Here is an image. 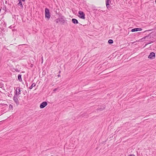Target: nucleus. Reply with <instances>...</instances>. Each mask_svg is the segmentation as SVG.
Masks as SVG:
<instances>
[{"mask_svg":"<svg viewBox=\"0 0 156 156\" xmlns=\"http://www.w3.org/2000/svg\"><path fill=\"white\" fill-rule=\"evenodd\" d=\"M58 15V18L55 20V22L56 23H59L62 25L64 24L65 21H66V18L61 13H59Z\"/></svg>","mask_w":156,"mask_h":156,"instance_id":"obj_1","label":"nucleus"},{"mask_svg":"<svg viewBox=\"0 0 156 156\" xmlns=\"http://www.w3.org/2000/svg\"><path fill=\"white\" fill-rule=\"evenodd\" d=\"M45 17L48 20L50 19L51 16L50 15V12L49 10L48 9L46 8L45 9Z\"/></svg>","mask_w":156,"mask_h":156,"instance_id":"obj_2","label":"nucleus"},{"mask_svg":"<svg viewBox=\"0 0 156 156\" xmlns=\"http://www.w3.org/2000/svg\"><path fill=\"white\" fill-rule=\"evenodd\" d=\"M79 15L78 17L81 19H85V15L84 12L81 11H79L78 12Z\"/></svg>","mask_w":156,"mask_h":156,"instance_id":"obj_3","label":"nucleus"},{"mask_svg":"<svg viewBox=\"0 0 156 156\" xmlns=\"http://www.w3.org/2000/svg\"><path fill=\"white\" fill-rule=\"evenodd\" d=\"M21 94L20 88L19 87H16V90H15L14 92V95L15 96H19V95Z\"/></svg>","mask_w":156,"mask_h":156,"instance_id":"obj_4","label":"nucleus"},{"mask_svg":"<svg viewBox=\"0 0 156 156\" xmlns=\"http://www.w3.org/2000/svg\"><path fill=\"white\" fill-rule=\"evenodd\" d=\"M111 3V0H106V5L107 9H111V6L110 4Z\"/></svg>","mask_w":156,"mask_h":156,"instance_id":"obj_5","label":"nucleus"},{"mask_svg":"<svg viewBox=\"0 0 156 156\" xmlns=\"http://www.w3.org/2000/svg\"><path fill=\"white\" fill-rule=\"evenodd\" d=\"M48 104L46 101H44L41 103L40 105V108H44Z\"/></svg>","mask_w":156,"mask_h":156,"instance_id":"obj_6","label":"nucleus"},{"mask_svg":"<svg viewBox=\"0 0 156 156\" xmlns=\"http://www.w3.org/2000/svg\"><path fill=\"white\" fill-rule=\"evenodd\" d=\"M155 57V54L154 52H151L148 56L149 58L153 59Z\"/></svg>","mask_w":156,"mask_h":156,"instance_id":"obj_7","label":"nucleus"},{"mask_svg":"<svg viewBox=\"0 0 156 156\" xmlns=\"http://www.w3.org/2000/svg\"><path fill=\"white\" fill-rule=\"evenodd\" d=\"M18 96H15V95H14V96L13 97V100L16 103L17 105H18L19 104V102L18 99Z\"/></svg>","mask_w":156,"mask_h":156,"instance_id":"obj_8","label":"nucleus"},{"mask_svg":"<svg viewBox=\"0 0 156 156\" xmlns=\"http://www.w3.org/2000/svg\"><path fill=\"white\" fill-rule=\"evenodd\" d=\"M142 30V29L141 28H136L132 29L131 30V31L132 32H135L138 31H141Z\"/></svg>","mask_w":156,"mask_h":156,"instance_id":"obj_9","label":"nucleus"},{"mask_svg":"<svg viewBox=\"0 0 156 156\" xmlns=\"http://www.w3.org/2000/svg\"><path fill=\"white\" fill-rule=\"evenodd\" d=\"M1 26L3 28L6 27V23L4 21H1Z\"/></svg>","mask_w":156,"mask_h":156,"instance_id":"obj_10","label":"nucleus"},{"mask_svg":"<svg viewBox=\"0 0 156 156\" xmlns=\"http://www.w3.org/2000/svg\"><path fill=\"white\" fill-rule=\"evenodd\" d=\"M105 108V105L101 106L100 107H99L97 109L98 111H102L104 110Z\"/></svg>","mask_w":156,"mask_h":156,"instance_id":"obj_11","label":"nucleus"},{"mask_svg":"<svg viewBox=\"0 0 156 156\" xmlns=\"http://www.w3.org/2000/svg\"><path fill=\"white\" fill-rule=\"evenodd\" d=\"M72 22L73 23L76 24H77L79 23L78 20L74 18L72 19Z\"/></svg>","mask_w":156,"mask_h":156,"instance_id":"obj_12","label":"nucleus"},{"mask_svg":"<svg viewBox=\"0 0 156 156\" xmlns=\"http://www.w3.org/2000/svg\"><path fill=\"white\" fill-rule=\"evenodd\" d=\"M151 34L144 37L143 38H142V40H143L144 39H146V38H151Z\"/></svg>","mask_w":156,"mask_h":156,"instance_id":"obj_13","label":"nucleus"},{"mask_svg":"<svg viewBox=\"0 0 156 156\" xmlns=\"http://www.w3.org/2000/svg\"><path fill=\"white\" fill-rule=\"evenodd\" d=\"M19 2L18 3L17 5H20L21 8H23V5H22V3L21 2V0H18Z\"/></svg>","mask_w":156,"mask_h":156,"instance_id":"obj_14","label":"nucleus"},{"mask_svg":"<svg viewBox=\"0 0 156 156\" xmlns=\"http://www.w3.org/2000/svg\"><path fill=\"white\" fill-rule=\"evenodd\" d=\"M22 75L21 74H19L18 76V80L20 81H22V79L21 78Z\"/></svg>","mask_w":156,"mask_h":156,"instance_id":"obj_15","label":"nucleus"},{"mask_svg":"<svg viewBox=\"0 0 156 156\" xmlns=\"http://www.w3.org/2000/svg\"><path fill=\"white\" fill-rule=\"evenodd\" d=\"M35 86L36 84L35 83H33L32 84L30 87L29 88L30 89H31L33 87Z\"/></svg>","mask_w":156,"mask_h":156,"instance_id":"obj_16","label":"nucleus"},{"mask_svg":"<svg viewBox=\"0 0 156 156\" xmlns=\"http://www.w3.org/2000/svg\"><path fill=\"white\" fill-rule=\"evenodd\" d=\"M108 43L109 44H111L113 43V40L112 39H109L108 41Z\"/></svg>","mask_w":156,"mask_h":156,"instance_id":"obj_17","label":"nucleus"},{"mask_svg":"<svg viewBox=\"0 0 156 156\" xmlns=\"http://www.w3.org/2000/svg\"><path fill=\"white\" fill-rule=\"evenodd\" d=\"M9 110L10 109H13V107L12 105L10 104L9 105Z\"/></svg>","mask_w":156,"mask_h":156,"instance_id":"obj_18","label":"nucleus"},{"mask_svg":"<svg viewBox=\"0 0 156 156\" xmlns=\"http://www.w3.org/2000/svg\"><path fill=\"white\" fill-rule=\"evenodd\" d=\"M153 41H151V42H149V43H147V44H146V45H147V44H151V43H153Z\"/></svg>","mask_w":156,"mask_h":156,"instance_id":"obj_19","label":"nucleus"},{"mask_svg":"<svg viewBox=\"0 0 156 156\" xmlns=\"http://www.w3.org/2000/svg\"><path fill=\"white\" fill-rule=\"evenodd\" d=\"M15 71H16V72H20V70L19 69H15Z\"/></svg>","mask_w":156,"mask_h":156,"instance_id":"obj_20","label":"nucleus"},{"mask_svg":"<svg viewBox=\"0 0 156 156\" xmlns=\"http://www.w3.org/2000/svg\"><path fill=\"white\" fill-rule=\"evenodd\" d=\"M129 156H135L134 154H130Z\"/></svg>","mask_w":156,"mask_h":156,"instance_id":"obj_21","label":"nucleus"},{"mask_svg":"<svg viewBox=\"0 0 156 156\" xmlns=\"http://www.w3.org/2000/svg\"><path fill=\"white\" fill-rule=\"evenodd\" d=\"M57 88H55V89L53 91H56V90H57Z\"/></svg>","mask_w":156,"mask_h":156,"instance_id":"obj_22","label":"nucleus"},{"mask_svg":"<svg viewBox=\"0 0 156 156\" xmlns=\"http://www.w3.org/2000/svg\"><path fill=\"white\" fill-rule=\"evenodd\" d=\"M26 84L27 86V87H28V83H27V82H26Z\"/></svg>","mask_w":156,"mask_h":156,"instance_id":"obj_23","label":"nucleus"},{"mask_svg":"<svg viewBox=\"0 0 156 156\" xmlns=\"http://www.w3.org/2000/svg\"><path fill=\"white\" fill-rule=\"evenodd\" d=\"M57 76L58 77H60V74H58V75H57Z\"/></svg>","mask_w":156,"mask_h":156,"instance_id":"obj_24","label":"nucleus"},{"mask_svg":"<svg viewBox=\"0 0 156 156\" xmlns=\"http://www.w3.org/2000/svg\"><path fill=\"white\" fill-rule=\"evenodd\" d=\"M21 0V2L22 1H23V2H25V0Z\"/></svg>","mask_w":156,"mask_h":156,"instance_id":"obj_25","label":"nucleus"},{"mask_svg":"<svg viewBox=\"0 0 156 156\" xmlns=\"http://www.w3.org/2000/svg\"><path fill=\"white\" fill-rule=\"evenodd\" d=\"M60 73H61V71H59V72H58V73H59V74H60Z\"/></svg>","mask_w":156,"mask_h":156,"instance_id":"obj_26","label":"nucleus"},{"mask_svg":"<svg viewBox=\"0 0 156 156\" xmlns=\"http://www.w3.org/2000/svg\"><path fill=\"white\" fill-rule=\"evenodd\" d=\"M4 105H7V104H4Z\"/></svg>","mask_w":156,"mask_h":156,"instance_id":"obj_27","label":"nucleus"},{"mask_svg":"<svg viewBox=\"0 0 156 156\" xmlns=\"http://www.w3.org/2000/svg\"><path fill=\"white\" fill-rule=\"evenodd\" d=\"M147 31H144V32H146Z\"/></svg>","mask_w":156,"mask_h":156,"instance_id":"obj_28","label":"nucleus"}]
</instances>
